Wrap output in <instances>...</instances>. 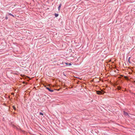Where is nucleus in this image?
I'll list each match as a JSON object with an SVG mask.
<instances>
[{
	"label": "nucleus",
	"instance_id": "nucleus-1",
	"mask_svg": "<svg viewBox=\"0 0 135 135\" xmlns=\"http://www.w3.org/2000/svg\"><path fill=\"white\" fill-rule=\"evenodd\" d=\"M85 97L86 98V100L85 101V103H88L91 102L93 100L92 98H91L90 96H88H88H86V95Z\"/></svg>",
	"mask_w": 135,
	"mask_h": 135
},
{
	"label": "nucleus",
	"instance_id": "nucleus-2",
	"mask_svg": "<svg viewBox=\"0 0 135 135\" xmlns=\"http://www.w3.org/2000/svg\"><path fill=\"white\" fill-rule=\"evenodd\" d=\"M97 94L98 95H103V94L104 93H105L104 91L101 90L100 91L97 90L96 91Z\"/></svg>",
	"mask_w": 135,
	"mask_h": 135
},
{
	"label": "nucleus",
	"instance_id": "nucleus-3",
	"mask_svg": "<svg viewBox=\"0 0 135 135\" xmlns=\"http://www.w3.org/2000/svg\"><path fill=\"white\" fill-rule=\"evenodd\" d=\"M88 96H90V94L89 93V91L86 90V91H85V95H86V96H88Z\"/></svg>",
	"mask_w": 135,
	"mask_h": 135
},
{
	"label": "nucleus",
	"instance_id": "nucleus-4",
	"mask_svg": "<svg viewBox=\"0 0 135 135\" xmlns=\"http://www.w3.org/2000/svg\"><path fill=\"white\" fill-rule=\"evenodd\" d=\"M85 114H86V115H89L90 114L89 112L87 110L85 109Z\"/></svg>",
	"mask_w": 135,
	"mask_h": 135
},
{
	"label": "nucleus",
	"instance_id": "nucleus-5",
	"mask_svg": "<svg viewBox=\"0 0 135 135\" xmlns=\"http://www.w3.org/2000/svg\"><path fill=\"white\" fill-rule=\"evenodd\" d=\"M46 88L50 92H52L54 91V90H53L51 89L50 88L46 87Z\"/></svg>",
	"mask_w": 135,
	"mask_h": 135
},
{
	"label": "nucleus",
	"instance_id": "nucleus-6",
	"mask_svg": "<svg viewBox=\"0 0 135 135\" xmlns=\"http://www.w3.org/2000/svg\"><path fill=\"white\" fill-rule=\"evenodd\" d=\"M123 112H124V115H125L126 116L129 115H128V113L127 112H126L125 111H124Z\"/></svg>",
	"mask_w": 135,
	"mask_h": 135
},
{
	"label": "nucleus",
	"instance_id": "nucleus-7",
	"mask_svg": "<svg viewBox=\"0 0 135 135\" xmlns=\"http://www.w3.org/2000/svg\"><path fill=\"white\" fill-rule=\"evenodd\" d=\"M90 62L91 61H89V62H87V63H86V64H87V66H90L91 65V64L90 63Z\"/></svg>",
	"mask_w": 135,
	"mask_h": 135
},
{
	"label": "nucleus",
	"instance_id": "nucleus-8",
	"mask_svg": "<svg viewBox=\"0 0 135 135\" xmlns=\"http://www.w3.org/2000/svg\"><path fill=\"white\" fill-rule=\"evenodd\" d=\"M117 89L118 90H121V88L119 86H117Z\"/></svg>",
	"mask_w": 135,
	"mask_h": 135
},
{
	"label": "nucleus",
	"instance_id": "nucleus-9",
	"mask_svg": "<svg viewBox=\"0 0 135 135\" xmlns=\"http://www.w3.org/2000/svg\"><path fill=\"white\" fill-rule=\"evenodd\" d=\"M7 15H8L12 16L13 17H14L13 15L12 14H11L10 13H8Z\"/></svg>",
	"mask_w": 135,
	"mask_h": 135
},
{
	"label": "nucleus",
	"instance_id": "nucleus-10",
	"mask_svg": "<svg viewBox=\"0 0 135 135\" xmlns=\"http://www.w3.org/2000/svg\"><path fill=\"white\" fill-rule=\"evenodd\" d=\"M65 64L66 65H69V66H71L72 65L71 63H69L68 62H65Z\"/></svg>",
	"mask_w": 135,
	"mask_h": 135
},
{
	"label": "nucleus",
	"instance_id": "nucleus-11",
	"mask_svg": "<svg viewBox=\"0 0 135 135\" xmlns=\"http://www.w3.org/2000/svg\"><path fill=\"white\" fill-rule=\"evenodd\" d=\"M61 3L59 4V5L58 7V9L59 10H60V8L61 7Z\"/></svg>",
	"mask_w": 135,
	"mask_h": 135
},
{
	"label": "nucleus",
	"instance_id": "nucleus-12",
	"mask_svg": "<svg viewBox=\"0 0 135 135\" xmlns=\"http://www.w3.org/2000/svg\"><path fill=\"white\" fill-rule=\"evenodd\" d=\"M59 16V14L57 13H55V17H57Z\"/></svg>",
	"mask_w": 135,
	"mask_h": 135
},
{
	"label": "nucleus",
	"instance_id": "nucleus-13",
	"mask_svg": "<svg viewBox=\"0 0 135 135\" xmlns=\"http://www.w3.org/2000/svg\"><path fill=\"white\" fill-rule=\"evenodd\" d=\"M131 58V57H129L128 59V62L130 63H131V61H130V59Z\"/></svg>",
	"mask_w": 135,
	"mask_h": 135
},
{
	"label": "nucleus",
	"instance_id": "nucleus-14",
	"mask_svg": "<svg viewBox=\"0 0 135 135\" xmlns=\"http://www.w3.org/2000/svg\"><path fill=\"white\" fill-rule=\"evenodd\" d=\"M13 109L15 110H16V107L15 106H13Z\"/></svg>",
	"mask_w": 135,
	"mask_h": 135
},
{
	"label": "nucleus",
	"instance_id": "nucleus-15",
	"mask_svg": "<svg viewBox=\"0 0 135 135\" xmlns=\"http://www.w3.org/2000/svg\"><path fill=\"white\" fill-rule=\"evenodd\" d=\"M39 114L40 115H43L44 114L42 112H40L39 113Z\"/></svg>",
	"mask_w": 135,
	"mask_h": 135
},
{
	"label": "nucleus",
	"instance_id": "nucleus-16",
	"mask_svg": "<svg viewBox=\"0 0 135 135\" xmlns=\"http://www.w3.org/2000/svg\"><path fill=\"white\" fill-rule=\"evenodd\" d=\"M5 18L6 20H7L8 18L7 16H6L5 17Z\"/></svg>",
	"mask_w": 135,
	"mask_h": 135
},
{
	"label": "nucleus",
	"instance_id": "nucleus-17",
	"mask_svg": "<svg viewBox=\"0 0 135 135\" xmlns=\"http://www.w3.org/2000/svg\"><path fill=\"white\" fill-rule=\"evenodd\" d=\"M105 88H103V89H102H102H100V90H103V91H104V90H105Z\"/></svg>",
	"mask_w": 135,
	"mask_h": 135
},
{
	"label": "nucleus",
	"instance_id": "nucleus-18",
	"mask_svg": "<svg viewBox=\"0 0 135 135\" xmlns=\"http://www.w3.org/2000/svg\"><path fill=\"white\" fill-rule=\"evenodd\" d=\"M124 78L125 79H126L127 78V76H124Z\"/></svg>",
	"mask_w": 135,
	"mask_h": 135
},
{
	"label": "nucleus",
	"instance_id": "nucleus-19",
	"mask_svg": "<svg viewBox=\"0 0 135 135\" xmlns=\"http://www.w3.org/2000/svg\"><path fill=\"white\" fill-rule=\"evenodd\" d=\"M89 118H88V117H86V118H85V119H89Z\"/></svg>",
	"mask_w": 135,
	"mask_h": 135
},
{
	"label": "nucleus",
	"instance_id": "nucleus-20",
	"mask_svg": "<svg viewBox=\"0 0 135 135\" xmlns=\"http://www.w3.org/2000/svg\"><path fill=\"white\" fill-rule=\"evenodd\" d=\"M83 43H84V40H83Z\"/></svg>",
	"mask_w": 135,
	"mask_h": 135
},
{
	"label": "nucleus",
	"instance_id": "nucleus-21",
	"mask_svg": "<svg viewBox=\"0 0 135 135\" xmlns=\"http://www.w3.org/2000/svg\"><path fill=\"white\" fill-rule=\"evenodd\" d=\"M133 83H135V81H133Z\"/></svg>",
	"mask_w": 135,
	"mask_h": 135
},
{
	"label": "nucleus",
	"instance_id": "nucleus-22",
	"mask_svg": "<svg viewBox=\"0 0 135 135\" xmlns=\"http://www.w3.org/2000/svg\"><path fill=\"white\" fill-rule=\"evenodd\" d=\"M85 89H86V86H85Z\"/></svg>",
	"mask_w": 135,
	"mask_h": 135
},
{
	"label": "nucleus",
	"instance_id": "nucleus-23",
	"mask_svg": "<svg viewBox=\"0 0 135 135\" xmlns=\"http://www.w3.org/2000/svg\"><path fill=\"white\" fill-rule=\"evenodd\" d=\"M121 76H123L122 75H121Z\"/></svg>",
	"mask_w": 135,
	"mask_h": 135
},
{
	"label": "nucleus",
	"instance_id": "nucleus-24",
	"mask_svg": "<svg viewBox=\"0 0 135 135\" xmlns=\"http://www.w3.org/2000/svg\"><path fill=\"white\" fill-rule=\"evenodd\" d=\"M108 135V134H107V135Z\"/></svg>",
	"mask_w": 135,
	"mask_h": 135
}]
</instances>
